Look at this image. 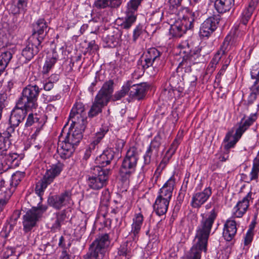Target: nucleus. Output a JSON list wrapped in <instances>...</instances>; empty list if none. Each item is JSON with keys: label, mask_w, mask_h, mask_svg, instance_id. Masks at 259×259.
I'll return each mask as SVG.
<instances>
[{"label": "nucleus", "mask_w": 259, "mask_h": 259, "mask_svg": "<svg viewBox=\"0 0 259 259\" xmlns=\"http://www.w3.org/2000/svg\"><path fill=\"white\" fill-rule=\"evenodd\" d=\"M217 214L216 210L213 208L209 212L201 214L202 219L197 229L193 245L186 259H200L202 252L206 251L208 239Z\"/></svg>", "instance_id": "1"}, {"label": "nucleus", "mask_w": 259, "mask_h": 259, "mask_svg": "<svg viewBox=\"0 0 259 259\" xmlns=\"http://www.w3.org/2000/svg\"><path fill=\"white\" fill-rule=\"evenodd\" d=\"M257 119L256 114H252L247 119L243 118L239 123L238 127L236 129L235 135L232 136V132H229L226 135L224 142H227L224 148L227 152L233 148L245 131L253 124Z\"/></svg>", "instance_id": "2"}, {"label": "nucleus", "mask_w": 259, "mask_h": 259, "mask_svg": "<svg viewBox=\"0 0 259 259\" xmlns=\"http://www.w3.org/2000/svg\"><path fill=\"white\" fill-rule=\"evenodd\" d=\"M40 90L36 85H27L23 90L22 96L17 102L18 107H24L26 110L35 109Z\"/></svg>", "instance_id": "3"}, {"label": "nucleus", "mask_w": 259, "mask_h": 259, "mask_svg": "<svg viewBox=\"0 0 259 259\" xmlns=\"http://www.w3.org/2000/svg\"><path fill=\"white\" fill-rule=\"evenodd\" d=\"M139 158L136 148L132 147L127 150L120 169V175L123 179L126 180L135 172Z\"/></svg>", "instance_id": "4"}, {"label": "nucleus", "mask_w": 259, "mask_h": 259, "mask_svg": "<svg viewBox=\"0 0 259 259\" xmlns=\"http://www.w3.org/2000/svg\"><path fill=\"white\" fill-rule=\"evenodd\" d=\"M63 167V164L60 162L52 165L47 169L42 178L36 184L35 191L40 200L42 199L41 196L45 190L53 182L54 179L59 175Z\"/></svg>", "instance_id": "5"}, {"label": "nucleus", "mask_w": 259, "mask_h": 259, "mask_svg": "<svg viewBox=\"0 0 259 259\" xmlns=\"http://www.w3.org/2000/svg\"><path fill=\"white\" fill-rule=\"evenodd\" d=\"M110 244L109 235L103 234L99 235L90 245L89 250L84 256L85 259H102L105 248Z\"/></svg>", "instance_id": "6"}, {"label": "nucleus", "mask_w": 259, "mask_h": 259, "mask_svg": "<svg viewBox=\"0 0 259 259\" xmlns=\"http://www.w3.org/2000/svg\"><path fill=\"white\" fill-rule=\"evenodd\" d=\"M48 206L40 202L36 207H33L23 215V226L25 232L30 231L36 224L43 213L46 211Z\"/></svg>", "instance_id": "7"}, {"label": "nucleus", "mask_w": 259, "mask_h": 259, "mask_svg": "<svg viewBox=\"0 0 259 259\" xmlns=\"http://www.w3.org/2000/svg\"><path fill=\"white\" fill-rule=\"evenodd\" d=\"M110 170L103 169L100 166H95L92 169L93 175L90 176L87 180L89 187L93 190H99L107 184Z\"/></svg>", "instance_id": "8"}, {"label": "nucleus", "mask_w": 259, "mask_h": 259, "mask_svg": "<svg viewBox=\"0 0 259 259\" xmlns=\"http://www.w3.org/2000/svg\"><path fill=\"white\" fill-rule=\"evenodd\" d=\"M85 118V113L83 104L77 103L74 104L69 117L68 122H70V127L84 130Z\"/></svg>", "instance_id": "9"}, {"label": "nucleus", "mask_w": 259, "mask_h": 259, "mask_svg": "<svg viewBox=\"0 0 259 259\" xmlns=\"http://www.w3.org/2000/svg\"><path fill=\"white\" fill-rule=\"evenodd\" d=\"M72 197V190H67L58 195L50 196L48 199V203L54 208L59 210L73 203Z\"/></svg>", "instance_id": "10"}, {"label": "nucleus", "mask_w": 259, "mask_h": 259, "mask_svg": "<svg viewBox=\"0 0 259 259\" xmlns=\"http://www.w3.org/2000/svg\"><path fill=\"white\" fill-rule=\"evenodd\" d=\"M194 15L191 14L189 17H184L183 19L176 21L171 25L169 29L170 33L175 37H181L186 30L193 27Z\"/></svg>", "instance_id": "11"}, {"label": "nucleus", "mask_w": 259, "mask_h": 259, "mask_svg": "<svg viewBox=\"0 0 259 259\" xmlns=\"http://www.w3.org/2000/svg\"><path fill=\"white\" fill-rule=\"evenodd\" d=\"M244 34L245 31L241 30L240 27H235L226 36L221 46L227 51H229L239 44Z\"/></svg>", "instance_id": "12"}, {"label": "nucleus", "mask_w": 259, "mask_h": 259, "mask_svg": "<svg viewBox=\"0 0 259 259\" xmlns=\"http://www.w3.org/2000/svg\"><path fill=\"white\" fill-rule=\"evenodd\" d=\"M41 39L35 35L31 36L26 47L22 52V55L27 60H30L35 55L37 54L41 48Z\"/></svg>", "instance_id": "13"}, {"label": "nucleus", "mask_w": 259, "mask_h": 259, "mask_svg": "<svg viewBox=\"0 0 259 259\" xmlns=\"http://www.w3.org/2000/svg\"><path fill=\"white\" fill-rule=\"evenodd\" d=\"M113 85L112 80L105 82L96 96L95 102L101 106H106L111 98L113 91Z\"/></svg>", "instance_id": "14"}, {"label": "nucleus", "mask_w": 259, "mask_h": 259, "mask_svg": "<svg viewBox=\"0 0 259 259\" xmlns=\"http://www.w3.org/2000/svg\"><path fill=\"white\" fill-rule=\"evenodd\" d=\"M253 193L249 192L242 199L240 200L233 208V216L235 218H241L246 212L250 201H252Z\"/></svg>", "instance_id": "15"}, {"label": "nucleus", "mask_w": 259, "mask_h": 259, "mask_svg": "<svg viewBox=\"0 0 259 259\" xmlns=\"http://www.w3.org/2000/svg\"><path fill=\"white\" fill-rule=\"evenodd\" d=\"M211 194V188L209 187L205 188L202 191L194 193L191 201L192 207L195 208H200L207 201Z\"/></svg>", "instance_id": "16"}, {"label": "nucleus", "mask_w": 259, "mask_h": 259, "mask_svg": "<svg viewBox=\"0 0 259 259\" xmlns=\"http://www.w3.org/2000/svg\"><path fill=\"white\" fill-rule=\"evenodd\" d=\"M160 55V52L155 48H152L148 49L144 61L141 60V65L138 64L139 68L141 67V73H143L144 70L151 66Z\"/></svg>", "instance_id": "17"}, {"label": "nucleus", "mask_w": 259, "mask_h": 259, "mask_svg": "<svg viewBox=\"0 0 259 259\" xmlns=\"http://www.w3.org/2000/svg\"><path fill=\"white\" fill-rule=\"evenodd\" d=\"M30 110H26L24 107H18L16 105V108L12 111L9 119L10 126L8 127H12L13 132L15 127L19 125L24 119L26 112Z\"/></svg>", "instance_id": "18"}, {"label": "nucleus", "mask_w": 259, "mask_h": 259, "mask_svg": "<svg viewBox=\"0 0 259 259\" xmlns=\"http://www.w3.org/2000/svg\"><path fill=\"white\" fill-rule=\"evenodd\" d=\"M219 21L214 17L206 19L200 28L199 33L202 37H208L217 28Z\"/></svg>", "instance_id": "19"}, {"label": "nucleus", "mask_w": 259, "mask_h": 259, "mask_svg": "<svg viewBox=\"0 0 259 259\" xmlns=\"http://www.w3.org/2000/svg\"><path fill=\"white\" fill-rule=\"evenodd\" d=\"M143 221L144 218L141 213L135 214L133 219L132 229L129 234V239L132 238L135 242L138 240Z\"/></svg>", "instance_id": "20"}, {"label": "nucleus", "mask_w": 259, "mask_h": 259, "mask_svg": "<svg viewBox=\"0 0 259 259\" xmlns=\"http://www.w3.org/2000/svg\"><path fill=\"white\" fill-rule=\"evenodd\" d=\"M175 185V178L171 177L159 190L157 197L170 201Z\"/></svg>", "instance_id": "21"}, {"label": "nucleus", "mask_w": 259, "mask_h": 259, "mask_svg": "<svg viewBox=\"0 0 259 259\" xmlns=\"http://www.w3.org/2000/svg\"><path fill=\"white\" fill-rule=\"evenodd\" d=\"M237 224L232 218L228 219L225 222L223 229V237L227 241L232 240L237 232Z\"/></svg>", "instance_id": "22"}, {"label": "nucleus", "mask_w": 259, "mask_h": 259, "mask_svg": "<svg viewBox=\"0 0 259 259\" xmlns=\"http://www.w3.org/2000/svg\"><path fill=\"white\" fill-rule=\"evenodd\" d=\"M13 133L12 127H7V131L0 133V155H3L7 152L11 145L10 138Z\"/></svg>", "instance_id": "23"}, {"label": "nucleus", "mask_w": 259, "mask_h": 259, "mask_svg": "<svg viewBox=\"0 0 259 259\" xmlns=\"http://www.w3.org/2000/svg\"><path fill=\"white\" fill-rule=\"evenodd\" d=\"M75 147L65 140H59L58 144L57 152L61 158L65 159L71 156L74 151Z\"/></svg>", "instance_id": "24"}, {"label": "nucleus", "mask_w": 259, "mask_h": 259, "mask_svg": "<svg viewBox=\"0 0 259 259\" xmlns=\"http://www.w3.org/2000/svg\"><path fill=\"white\" fill-rule=\"evenodd\" d=\"M83 131L84 130L70 127L69 132L64 140L75 147L82 139Z\"/></svg>", "instance_id": "25"}, {"label": "nucleus", "mask_w": 259, "mask_h": 259, "mask_svg": "<svg viewBox=\"0 0 259 259\" xmlns=\"http://www.w3.org/2000/svg\"><path fill=\"white\" fill-rule=\"evenodd\" d=\"M258 1L259 0H251L248 7L243 11L240 17V22L244 25L247 24L257 6Z\"/></svg>", "instance_id": "26"}, {"label": "nucleus", "mask_w": 259, "mask_h": 259, "mask_svg": "<svg viewBox=\"0 0 259 259\" xmlns=\"http://www.w3.org/2000/svg\"><path fill=\"white\" fill-rule=\"evenodd\" d=\"M114 157V152L111 150L104 151L103 153L98 156L95 160L96 163L98 164L97 166H100L101 168L106 166L110 163Z\"/></svg>", "instance_id": "27"}, {"label": "nucleus", "mask_w": 259, "mask_h": 259, "mask_svg": "<svg viewBox=\"0 0 259 259\" xmlns=\"http://www.w3.org/2000/svg\"><path fill=\"white\" fill-rule=\"evenodd\" d=\"M2 156V159L5 163L4 170H7L10 168H12L17 166L19 165L18 155L16 153H10L9 154H4Z\"/></svg>", "instance_id": "28"}, {"label": "nucleus", "mask_w": 259, "mask_h": 259, "mask_svg": "<svg viewBox=\"0 0 259 259\" xmlns=\"http://www.w3.org/2000/svg\"><path fill=\"white\" fill-rule=\"evenodd\" d=\"M169 201L156 197L153 204V209L159 216L164 215L167 211Z\"/></svg>", "instance_id": "29"}, {"label": "nucleus", "mask_w": 259, "mask_h": 259, "mask_svg": "<svg viewBox=\"0 0 259 259\" xmlns=\"http://www.w3.org/2000/svg\"><path fill=\"white\" fill-rule=\"evenodd\" d=\"M146 87L145 84H132L130 88V96L137 100L142 99L145 95Z\"/></svg>", "instance_id": "30"}, {"label": "nucleus", "mask_w": 259, "mask_h": 259, "mask_svg": "<svg viewBox=\"0 0 259 259\" xmlns=\"http://www.w3.org/2000/svg\"><path fill=\"white\" fill-rule=\"evenodd\" d=\"M214 2L217 11L220 13L229 11L234 5V0H210Z\"/></svg>", "instance_id": "31"}, {"label": "nucleus", "mask_w": 259, "mask_h": 259, "mask_svg": "<svg viewBox=\"0 0 259 259\" xmlns=\"http://www.w3.org/2000/svg\"><path fill=\"white\" fill-rule=\"evenodd\" d=\"M135 244L136 242L133 240V242L127 240L122 243L118 248V254L128 258L132 256V251Z\"/></svg>", "instance_id": "32"}, {"label": "nucleus", "mask_w": 259, "mask_h": 259, "mask_svg": "<svg viewBox=\"0 0 259 259\" xmlns=\"http://www.w3.org/2000/svg\"><path fill=\"white\" fill-rule=\"evenodd\" d=\"M123 0H97L95 3L96 8L104 9L106 7L111 8H118L122 3Z\"/></svg>", "instance_id": "33"}, {"label": "nucleus", "mask_w": 259, "mask_h": 259, "mask_svg": "<svg viewBox=\"0 0 259 259\" xmlns=\"http://www.w3.org/2000/svg\"><path fill=\"white\" fill-rule=\"evenodd\" d=\"M27 4L26 0H13L10 6L9 10L14 14L24 12L27 7Z\"/></svg>", "instance_id": "34"}, {"label": "nucleus", "mask_w": 259, "mask_h": 259, "mask_svg": "<svg viewBox=\"0 0 259 259\" xmlns=\"http://www.w3.org/2000/svg\"><path fill=\"white\" fill-rule=\"evenodd\" d=\"M47 29L46 22L44 19H40L37 20L34 26L35 32L32 35H35L40 38L41 41L44 39V34L45 32H46Z\"/></svg>", "instance_id": "35"}, {"label": "nucleus", "mask_w": 259, "mask_h": 259, "mask_svg": "<svg viewBox=\"0 0 259 259\" xmlns=\"http://www.w3.org/2000/svg\"><path fill=\"white\" fill-rule=\"evenodd\" d=\"M58 59V56L56 53H53L52 56L48 57L41 70V73L44 75H47L51 69L54 66Z\"/></svg>", "instance_id": "36"}, {"label": "nucleus", "mask_w": 259, "mask_h": 259, "mask_svg": "<svg viewBox=\"0 0 259 259\" xmlns=\"http://www.w3.org/2000/svg\"><path fill=\"white\" fill-rule=\"evenodd\" d=\"M227 52L228 51H227L225 49L221 46L220 49L214 54L213 57L209 63V66L210 68H212V70L215 68L216 66L219 63L222 56L226 54Z\"/></svg>", "instance_id": "37"}, {"label": "nucleus", "mask_w": 259, "mask_h": 259, "mask_svg": "<svg viewBox=\"0 0 259 259\" xmlns=\"http://www.w3.org/2000/svg\"><path fill=\"white\" fill-rule=\"evenodd\" d=\"M12 58V54L10 51L2 52L0 55V69L4 71Z\"/></svg>", "instance_id": "38"}, {"label": "nucleus", "mask_w": 259, "mask_h": 259, "mask_svg": "<svg viewBox=\"0 0 259 259\" xmlns=\"http://www.w3.org/2000/svg\"><path fill=\"white\" fill-rule=\"evenodd\" d=\"M132 83V82L131 81H127L124 84H123L121 89L119 91L115 93L113 97V100H119L122 97H124L129 92L130 88L131 86Z\"/></svg>", "instance_id": "39"}, {"label": "nucleus", "mask_w": 259, "mask_h": 259, "mask_svg": "<svg viewBox=\"0 0 259 259\" xmlns=\"http://www.w3.org/2000/svg\"><path fill=\"white\" fill-rule=\"evenodd\" d=\"M143 0H131L127 4L126 14H135Z\"/></svg>", "instance_id": "40"}, {"label": "nucleus", "mask_w": 259, "mask_h": 259, "mask_svg": "<svg viewBox=\"0 0 259 259\" xmlns=\"http://www.w3.org/2000/svg\"><path fill=\"white\" fill-rule=\"evenodd\" d=\"M193 56L191 54L190 56L183 57V60L179 63L178 67L185 69V71L190 70V66L193 63Z\"/></svg>", "instance_id": "41"}, {"label": "nucleus", "mask_w": 259, "mask_h": 259, "mask_svg": "<svg viewBox=\"0 0 259 259\" xmlns=\"http://www.w3.org/2000/svg\"><path fill=\"white\" fill-rule=\"evenodd\" d=\"M136 20V14H126L125 20L121 23L122 28L127 29L135 23Z\"/></svg>", "instance_id": "42"}, {"label": "nucleus", "mask_w": 259, "mask_h": 259, "mask_svg": "<svg viewBox=\"0 0 259 259\" xmlns=\"http://www.w3.org/2000/svg\"><path fill=\"white\" fill-rule=\"evenodd\" d=\"M254 236L253 228H250L246 233L244 238V249L247 250L251 243Z\"/></svg>", "instance_id": "43"}, {"label": "nucleus", "mask_w": 259, "mask_h": 259, "mask_svg": "<svg viewBox=\"0 0 259 259\" xmlns=\"http://www.w3.org/2000/svg\"><path fill=\"white\" fill-rule=\"evenodd\" d=\"M25 174L23 172L17 171L12 176L11 185L16 186L21 180L24 177Z\"/></svg>", "instance_id": "44"}, {"label": "nucleus", "mask_w": 259, "mask_h": 259, "mask_svg": "<svg viewBox=\"0 0 259 259\" xmlns=\"http://www.w3.org/2000/svg\"><path fill=\"white\" fill-rule=\"evenodd\" d=\"M0 198V211L3 210L4 207L6 205L10 198L12 192L10 190H8L5 192V194L1 193Z\"/></svg>", "instance_id": "45"}, {"label": "nucleus", "mask_w": 259, "mask_h": 259, "mask_svg": "<svg viewBox=\"0 0 259 259\" xmlns=\"http://www.w3.org/2000/svg\"><path fill=\"white\" fill-rule=\"evenodd\" d=\"M103 106L100 104H97L94 101L92 106L91 108L90 111L89 112V116L90 117H94L96 116L99 113L101 112L102 108Z\"/></svg>", "instance_id": "46"}, {"label": "nucleus", "mask_w": 259, "mask_h": 259, "mask_svg": "<svg viewBox=\"0 0 259 259\" xmlns=\"http://www.w3.org/2000/svg\"><path fill=\"white\" fill-rule=\"evenodd\" d=\"M108 131V129L106 127L104 128H101L100 131L96 134L93 142L95 143L97 145H99L100 141L105 136Z\"/></svg>", "instance_id": "47"}, {"label": "nucleus", "mask_w": 259, "mask_h": 259, "mask_svg": "<svg viewBox=\"0 0 259 259\" xmlns=\"http://www.w3.org/2000/svg\"><path fill=\"white\" fill-rule=\"evenodd\" d=\"M259 173V166L253 163L252 167L251 170L249 174V179L248 182L255 180L257 181Z\"/></svg>", "instance_id": "48"}, {"label": "nucleus", "mask_w": 259, "mask_h": 259, "mask_svg": "<svg viewBox=\"0 0 259 259\" xmlns=\"http://www.w3.org/2000/svg\"><path fill=\"white\" fill-rule=\"evenodd\" d=\"M161 144V137L159 135H156L151 141L148 148L157 151Z\"/></svg>", "instance_id": "49"}, {"label": "nucleus", "mask_w": 259, "mask_h": 259, "mask_svg": "<svg viewBox=\"0 0 259 259\" xmlns=\"http://www.w3.org/2000/svg\"><path fill=\"white\" fill-rule=\"evenodd\" d=\"M39 120V118L36 115H34L32 113H30L28 115L26 122L25 123V126L29 127L32 125L33 124L37 122Z\"/></svg>", "instance_id": "50"}, {"label": "nucleus", "mask_w": 259, "mask_h": 259, "mask_svg": "<svg viewBox=\"0 0 259 259\" xmlns=\"http://www.w3.org/2000/svg\"><path fill=\"white\" fill-rule=\"evenodd\" d=\"M154 150L148 148L147 149L144 155V163L145 165H149L151 161V156Z\"/></svg>", "instance_id": "51"}, {"label": "nucleus", "mask_w": 259, "mask_h": 259, "mask_svg": "<svg viewBox=\"0 0 259 259\" xmlns=\"http://www.w3.org/2000/svg\"><path fill=\"white\" fill-rule=\"evenodd\" d=\"M163 16V12L161 11H156L153 13L151 19L155 23H158L161 21Z\"/></svg>", "instance_id": "52"}, {"label": "nucleus", "mask_w": 259, "mask_h": 259, "mask_svg": "<svg viewBox=\"0 0 259 259\" xmlns=\"http://www.w3.org/2000/svg\"><path fill=\"white\" fill-rule=\"evenodd\" d=\"M106 42L110 47H114L118 44V39L113 35H109L106 38Z\"/></svg>", "instance_id": "53"}, {"label": "nucleus", "mask_w": 259, "mask_h": 259, "mask_svg": "<svg viewBox=\"0 0 259 259\" xmlns=\"http://www.w3.org/2000/svg\"><path fill=\"white\" fill-rule=\"evenodd\" d=\"M251 76L252 78L256 79L254 82L255 85L259 80V66L255 65L253 67L251 71Z\"/></svg>", "instance_id": "54"}, {"label": "nucleus", "mask_w": 259, "mask_h": 259, "mask_svg": "<svg viewBox=\"0 0 259 259\" xmlns=\"http://www.w3.org/2000/svg\"><path fill=\"white\" fill-rule=\"evenodd\" d=\"M7 104V96L6 94H0V112H2Z\"/></svg>", "instance_id": "55"}, {"label": "nucleus", "mask_w": 259, "mask_h": 259, "mask_svg": "<svg viewBox=\"0 0 259 259\" xmlns=\"http://www.w3.org/2000/svg\"><path fill=\"white\" fill-rule=\"evenodd\" d=\"M179 144H180L179 140L176 139L173 141L172 143L171 144L170 147L169 149L167 152H169L171 153V155H173L175 153Z\"/></svg>", "instance_id": "56"}, {"label": "nucleus", "mask_w": 259, "mask_h": 259, "mask_svg": "<svg viewBox=\"0 0 259 259\" xmlns=\"http://www.w3.org/2000/svg\"><path fill=\"white\" fill-rule=\"evenodd\" d=\"M171 156V155H170V157H164L162 160H161V161L160 162V164H159V165L158 166V167H157V168L158 169V170H160L161 171H162L163 169L165 168V167L166 166V164L168 163V161H169V158Z\"/></svg>", "instance_id": "57"}, {"label": "nucleus", "mask_w": 259, "mask_h": 259, "mask_svg": "<svg viewBox=\"0 0 259 259\" xmlns=\"http://www.w3.org/2000/svg\"><path fill=\"white\" fill-rule=\"evenodd\" d=\"M20 217V213L18 211H15L14 212L13 215L10 218V223L11 224L9 225V228L11 229L13 225H14L18 218Z\"/></svg>", "instance_id": "58"}, {"label": "nucleus", "mask_w": 259, "mask_h": 259, "mask_svg": "<svg viewBox=\"0 0 259 259\" xmlns=\"http://www.w3.org/2000/svg\"><path fill=\"white\" fill-rule=\"evenodd\" d=\"M66 214L65 211L63 210L56 214V219L59 221L61 225L63 223L64 221L66 219Z\"/></svg>", "instance_id": "59"}, {"label": "nucleus", "mask_w": 259, "mask_h": 259, "mask_svg": "<svg viewBox=\"0 0 259 259\" xmlns=\"http://www.w3.org/2000/svg\"><path fill=\"white\" fill-rule=\"evenodd\" d=\"M61 225V224L56 219L55 222L53 223L51 227V231L56 232V231L60 230Z\"/></svg>", "instance_id": "60"}, {"label": "nucleus", "mask_w": 259, "mask_h": 259, "mask_svg": "<svg viewBox=\"0 0 259 259\" xmlns=\"http://www.w3.org/2000/svg\"><path fill=\"white\" fill-rule=\"evenodd\" d=\"M141 31L142 28L140 26H137L136 28L135 29L133 33V39L135 41L137 40V39L141 34Z\"/></svg>", "instance_id": "61"}, {"label": "nucleus", "mask_w": 259, "mask_h": 259, "mask_svg": "<svg viewBox=\"0 0 259 259\" xmlns=\"http://www.w3.org/2000/svg\"><path fill=\"white\" fill-rule=\"evenodd\" d=\"M161 172H162V171H161L160 170H158V169L156 168V169L154 172V174L153 175V177L151 179V181L153 184L157 183V181Z\"/></svg>", "instance_id": "62"}, {"label": "nucleus", "mask_w": 259, "mask_h": 259, "mask_svg": "<svg viewBox=\"0 0 259 259\" xmlns=\"http://www.w3.org/2000/svg\"><path fill=\"white\" fill-rule=\"evenodd\" d=\"M98 48V46L95 44L94 41L90 42L88 44V49L90 52H94V51H97Z\"/></svg>", "instance_id": "63"}, {"label": "nucleus", "mask_w": 259, "mask_h": 259, "mask_svg": "<svg viewBox=\"0 0 259 259\" xmlns=\"http://www.w3.org/2000/svg\"><path fill=\"white\" fill-rule=\"evenodd\" d=\"M54 87V84L51 81L46 82L44 85V89L46 91H50Z\"/></svg>", "instance_id": "64"}]
</instances>
